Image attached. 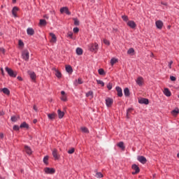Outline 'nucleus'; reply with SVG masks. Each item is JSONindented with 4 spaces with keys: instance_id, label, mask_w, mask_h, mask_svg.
Listing matches in <instances>:
<instances>
[{
    "instance_id": "obj_1",
    "label": "nucleus",
    "mask_w": 179,
    "mask_h": 179,
    "mask_svg": "<svg viewBox=\"0 0 179 179\" xmlns=\"http://www.w3.org/2000/svg\"><path fill=\"white\" fill-rule=\"evenodd\" d=\"M88 50L92 52H97L99 50V44L97 43H90L88 45Z\"/></svg>"
},
{
    "instance_id": "obj_2",
    "label": "nucleus",
    "mask_w": 179,
    "mask_h": 179,
    "mask_svg": "<svg viewBox=\"0 0 179 179\" xmlns=\"http://www.w3.org/2000/svg\"><path fill=\"white\" fill-rule=\"evenodd\" d=\"M5 70L11 78H16V76H17V72L14 71L13 70H12V69L6 67Z\"/></svg>"
},
{
    "instance_id": "obj_3",
    "label": "nucleus",
    "mask_w": 179,
    "mask_h": 179,
    "mask_svg": "<svg viewBox=\"0 0 179 179\" xmlns=\"http://www.w3.org/2000/svg\"><path fill=\"white\" fill-rule=\"evenodd\" d=\"M22 56L24 61H29V58L30 57V53L29 52V50H24L22 52Z\"/></svg>"
},
{
    "instance_id": "obj_4",
    "label": "nucleus",
    "mask_w": 179,
    "mask_h": 179,
    "mask_svg": "<svg viewBox=\"0 0 179 179\" xmlns=\"http://www.w3.org/2000/svg\"><path fill=\"white\" fill-rule=\"evenodd\" d=\"M44 171L46 174H54L55 173V169L52 168H45Z\"/></svg>"
},
{
    "instance_id": "obj_5",
    "label": "nucleus",
    "mask_w": 179,
    "mask_h": 179,
    "mask_svg": "<svg viewBox=\"0 0 179 179\" xmlns=\"http://www.w3.org/2000/svg\"><path fill=\"white\" fill-rule=\"evenodd\" d=\"M114 103V100L111 98H106V104L108 107H111L113 106V103Z\"/></svg>"
},
{
    "instance_id": "obj_6",
    "label": "nucleus",
    "mask_w": 179,
    "mask_h": 179,
    "mask_svg": "<svg viewBox=\"0 0 179 179\" xmlns=\"http://www.w3.org/2000/svg\"><path fill=\"white\" fill-rule=\"evenodd\" d=\"M131 169L134 170V172H132L133 175L138 174L141 170L139 169L138 166L136 164H133Z\"/></svg>"
},
{
    "instance_id": "obj_7",
    "label": "nucleus",
    "mask_w": 179,
    "mask_h": 179,
    "mask_svg": "<svg viewBox=\"0 0 179 179\" xmlns=\"http://www.w3.org/2000/svg\"><path fill=\"white\" fill-rule=\"evenodd\" d=\"M60 13H66V15H71V13L69 11V9L68 8V7H62L60 9Z\"/></svg>"
},
{
    "instance_id": "obj_8",
    "label": "nucleus",
    "mask_w": 179,
    "mask_h": 179,
    "mask_svg": "<svg viewBox=\"0 0 179 179\" xmlns=\"http://www.w3.org/2000/svg\"><path fill=\"white\" fill-rule=\"evenodd\" d=\"M127 26L131 27V29H136V23L134 21L130 20L127 22Z\"/></svg>"
},
{
    "instance_id": "obj_9",
    "label": "nucleus",
    "mask_w": 179,
    "mask_h": 179,
    "mask_svg": "<svg viewBox=\"0 0 179 179\" xmlns=\"http://www.w3.org/2000/svg\"><path fill=\"white\" fill-rule=\"evenodd\" d=\"M52 156L55 158V160H58V159H59V155H58V150L57 149H53Z\"/></svg>"
},
{
    "instance_id": "obj_10",
    "label": "nucleus",
    "mask_w": 179,
    "mask_h": 179,
    "mask_svg": "<svg viewBox=\"0 0 179 179\" xmlns=\"http://www.w3.org/2000/svg\"><path fill=\"white\" fill-rule=\"evenodd\" d=\"M155 24L159 30H162V29H163V22L162 20L156 21Z\"/></svg>"
},
{
    "instance_id": "obj_11",
    "label": "nucleus",
    "mask_w": 179,
    "mask_h": 179,
    "mask_svg": "<svg viewBox=\"0 0 179 179\" xmlns=\"http://www.w3.org/2000/svg\"><path fill=\"white\" fill-rule=\"evenodd\" d=\"M138 103L140 104H149V99L141 98V99L138 100Z\"/></svg>"
},
{
    "instance_id": "obj_12",
    "label": "nucleus",
    "mask_w": 179,
    "mask_h": 179,
    "mask_svg": "<svg viewBox=\"0 0 179 179\" xmlns=\"http://www.w3.org/2000/svg\"><path fill=\"white\" fill-rule=\"evenodd\" d=\"M137 159H138V162H140V163H142V164H145L147 162L146 157H145L143 156H139V157H138Z\"/></svg>"
},
{
    "instance_id": "obj_13",
    "label": "nucleus",
    "mask_w": 179,
    "mask_h": 179,
    "mask_svg": "<svg viewBox=\"0 0 179 179\" xmlns=\"http://www.w3.org/2000/svg\"><path fill=\"white\" fill-rule=\"evenodd\" d=\"M83 83V80L82 78H78V80H75L73 85L74 86H78V85H82Z\"/></svg>"
},
{
    "instance_id": "obj_14",
    "label": "nucleus",
    "mask_w": 179,
    "mask_h": 179,
    "mask_svg": "<svg viewBox=\"0 0 179 179\" xmlns=\"http://www.w3.org/2000/svg\"><path fill=\"white\" fill-rule=\"evenodd\" d=\"M137 85H138V86H142V85H143V78L142 77H138L137 78V80H136Z\"/></svg>"
},
{
    "instance_id": "obj_15",
    "label": "nucleus",
    "mask_w": 179,
    "mask_h": 179,
    "mask_svg": "<svg viewBox=\"0 0 179 179\" xmlns=\"http://www.w3.org/2000/svg\"><path fill=\"white\" fill-rule=\"evenodd\" d=\"M0 92H3L4 94H6L7 96H9L10 94V91L6 87H4L3 89H0Z\"/></svg>"
},
{
    "instance_id": "obj_16",
    "label": "nucleus",
    "mask_w": 179,
    "mask_h": 179,
    "mask_svg": "<svg viewBox=\"0 0 179 179\" xmlns=\"http://www.w3.org/2000/svg\"><path fill=\"white\" fill-rule=\"evenodd\" d=\"M164 94L165 96H166L167 97H170V96H171V92H170V90H169V88H164Z\"/></svg>"
},
{
    "instance_id": "obj_17",
    "label": "nucleus",
    "mask_w": 179,
    "mask_h": 179,
    "mask_svg": "<svg viewBox=\"0 0 179 179\" xmlns=\"http://www.w3.org/2000/svg\"><path fill=\"white\" fill-rule=\"evenodd\" d=\"M53 71H55V73L57 78H58L59 79L62 78V74L61 73V72H59V71H58L57 69H53Z\"/></svg>"
},
{
    "instance_id": "obj_18",
    "label": "nucleus",
    "mask_w": 179,
    "mask_h": 179,
    "mask_svg": "<svg viewBox=\"0 0 179 179\" xmlns=\"http://www.w3.org/2000/svg\"><path fill=\"white\" fill-rule=\"evenodd\" d=\"M116 91L119 97H122V89L120 87H116Z\"/></svg>"
},
{
    "instance_id": "obj_19",
    "label": "nucleus",
    "mask_w": 179,
    "mask_h": 179,
    "mask_svg": "<svg viewBox=\"0 0 179 179\" xmlns=\"http://www.w3.org/2000/svg\"><path fill=\"white\" fill-rule=\"evenodd\" d=\"M51 38V43H57V36H55V34H54L53 33H50V34Z\"/></svg>"
},
{
    "instance_id": "obj_20",
    "label": "nucleus",
    "mask_w": 179,
    "mask_h": 179,
    "mask_svg": "<svg viewBox=\"0 0 179 179\" xmlns=\"http://www.w3.org/2000/svg\"><path fill=\"white\" fill-rule=\"evenodd\" d=\"M27 33L28 36H33L34 34V29H33V28H28L27 29Z\"/></svg>"
},
{
    "instance_id": "obj_21",
    "label": "nucleus",
    "mask_w": 179,
    "mask_h": 179,
    "mask_svg": "<svg viewBox=\"0 0 179 179\" xmlns=\"http://www.w3.org/2000/svg\"><path fill=\"white\" fill-rule=\"evenodd\" d=\"M24 150L27 155H31L32 153L31 148L27 145L24 146Z\"/></svg>"
},
{
    "instance_id": "obj_22",
    "label": "nucleus",
    "mask_w": 179,
    "mask_h": 179,
    "mask_svg": "<svg viewBox=\"0 0 179 179\" xmlns=\"http://www.w3.org/2000/svg\"><path fill=\"white\" fill-rule=\"evenodd\" d=\"M55 117H57V113H53L48 114L49 120H55Z\"/></svg>"
},
{
    "instance_id": "obj_23",
    "label": "nucleus",
    "mask_w": 179,
    "mask_h": 179,
    "mask_svg": "<svg viewBox=\"0 0 179 179\" xmlns=\"http://www.w3.org/2000/svg\"><path fill=\"white\" fill-rule=\"evenodd\" d=\"M57 114H58V117L61 120L62 118L64 117V116L65 115V113L62 112L61 110H57Z\"/></svg>"
},
{
    "instance_id": "obj_24",
    "label": "nucleus",
    "mask_w": 179,
    "mask_h": 179,
    "mask_svg": "<svg viewBox=\"0 0 179 179\" xmlns=\"http://www.w3.org/2000/svg\"><path fill=\"white\" fill-rule=\"evenodd\" d=\"M17 10H19V8H17V7H14L13 8L12 14L13 15L14 17H17V15H16V13H17Z\"/></svg>"
},
{
    "instance_id": "obj_25",
    "label": "nucleus",
    "mask_w": 179,
    "mask_h": 179,
    "mask_svg": "<svg viewBox=\"0 0 179 179\" xmlns=\"http://www.w3.org/2000/svg\"><path fill=\"white\" fill-rule=\"evenodd\" d=\"M66 71L68 72V73H72L73 72V70L72 69V66L69 65L66 66Z\"/></svg>"
},
{
    "instance_id": "obj_26",
    "label": "nucleus",
    "mask_w": 179,
    "mask_h": 179,
    "mask_svg": "<svg viewBox=\"0 0 179 179\" xmlns=\"http://www.w3.org/2000/svg\"><path fill=\"white\" fill-rule=\"evenodd\" d=\"M29 75L32 80H36V73L33 71H29Z\"/></svg>"
},
{
    "instance_id": "obj_27",
    "label": "nucleus",
    "mask_w": 179,
    "mask_h": 179,
    "mask_svg": "<svg viewBox=\"0 0 179 179\" xmlns=\"http://www.w3.org/2000/svg\"><path fill=\"white\" fill-rule=\"evenodd\" d=\"M171 114L174 117H177V115H178L179 114V109L178 108L174 109L173 110L171 111Z\"/></svg>"
},
{
    "instance_id": "obj_28",
    "label": "nucleus",
    "mask_w": 179,
    "mask_h": 179,
    "mask_svg": "<svg viewBox=\"0 0 179 179\" xmlns=\"http://www.w3.org/2000/svg\"><path fill=\"white\" fill-rule=\"evenodd\" d=\"M118 148H120L122 150H125V146L124 145V142L121 141L117 143Z\"/></svg>"
},
{
    "instance_id": "obj_29",
    "label": "nucleus",
    "mask_w": 179,
    "mask_h": 179,
    "mask_svg": "<svg viewBox=\"0 0 179 179\" xmlns=\"http://www.w3.org/2000/svg\"><path fill=\"white\" fill-rule=\"evenodd\" d=\"M76 54L77 55H82V54H83V50H82L80 48H78L76 49Z\"/></svg>"
},
{
    "instance_id": "obj_30",
    "label": "nucleus",
    "mask_w": 179,
    "mask_h": 179,
    "mask_svg": "<svg viewBox=\"0 0 179 179\" xmlns=\"http://www.w3.org/2000/svg\"><path fill=\"white\" fill-rule=\"evenodd\" d=\"M132 111H134V109L131 108L127 109V118H129V115H130L131 113H132Z\"/></svg>"
},
{
    "instance_id": "obj_31",
    "label": "nucleus",
    "mask_w": 179,
    "mask_h": 179,
    "mask_svg": "<svg viewBox=\"0 0 179 179\" xmlns=\"http://www.w3.org/2000/svg\"><path fill=\"white\" fill-rule=\"evenodd\" d=\"M124 94L126 96V97H128L129 96V89L125 88L124 90Z\"/></svg>"
},
{
    "instance_id": "obj_32",
    "label": "nucleus",
    "mask_w": 179,
    "mask_h": 179,
    "mask_svg": "<svg viewBox=\"0 0 179 179\" xmlns=\"http://www.w3.org/2000/svg\"><path fill=\"white\" fill-rule=\"evenodd\" d=\"M20 128H29V124H27V123H26L25 122H24L23 123H22L20 126Z\"/></svg>"
},
{
    "instance_id": "obj_33",
    "label": "nucleus",
    "mask_w": 179,
    "mask_h": 179,
    "mask_svg": "<svg viewBox=\"0 0 179 179\" xmlns=\"http://www.w3.org/2000/svg\"><path fill=\"white\" fill-rule=\"evenodd\" d=\"M39 24L41 26H45V24H47V21H45V20H40Z\"/></svg>"
},
{
    "instance_id": "obj_34",
    "label": "nucleus",
    "mask_w": 179,
    "mask_h": 179,
    "mask_svg": "<svg viewBox=\"0 0 179 179\" xmlns=\"http://www.w3.org/2000/svg\"><path fill=\"white\" fill-rule=\"evenodd\" d=\"M86 97H91V99H93V92H92V91H89L86 94Z\"/></svg>"
},
{
    "instance_id": "obj_35",
    "label": "nucleus",
    "mask_w": 179,
    "mask_h": 179,
    "mask_svg": "<svg viewBox=\"0 0 179 179\" xmlns=\"http://www.w3.org/2000/svg\"><path fill=\"white\" fill-rule=\"evenodd\" d=\"M95 177H96V178H103V173H101V172H97Z\"/></svg>"
},
{
    "instance_id": "obj_36",
    "label": "nucleus",
    "mask_w": 179,
    "mask_h": 179,
    "mask_svg": "<svg viewBox=\"0 0 179 179\" xmlns=\"http://www.w3.org/2000/svg\"><path fill=\"white\" fill-rule=\"evenodd\" d=\"M73 20L74 22L75 26H79L80 22L79 20H78V18H73Z\"/></svg>"
},
{
    "instance_id": "obj_37",
    "label": "nucleus",
    "mask_w": 179,
    "mask_h": 179,
    "mask_svg": "<svg viewBox=\"0 0 179 179\" xmlns=\"http://www.w3.org/2000/svg\"><path fill=\"white\" fill-rule=\"evenodd\" d=\"M17 120H19V117H16V116L11 117L12 122H16V121H17Z\"/></svg>"
},
{
    "instance_id": "obj_38",
    "label": "nucleus",
    "mask_w": 179,
    "mask_h": 179,
    "mask_svg": "<svg viewBox=\"0 0 179 179\" xmlns=\"http://www.w3.org/2000/svg\"><path fill=\"white\" fill-rule=\"evenodd\" d=\"M117 61L118 60L117 59L113 58L110 60V64L113 66V65H114V64H116L117 62Z\"/></svg>"
},
{
    "instance_id": "obj_39",
    "label": "nucleus",
    "mask_w": 179,
    "mask_h": 179,
    "mask_svg": "<svg viewBox=\"0 0 179 179\" xmlns=\"http://www.w3.org/2000/svg\"><path fill=\"white\" fill-rule=\"evenodd\" d=\"M134 52H135V50H134V48H130L127 51V54H129V55L134 54Z\"/></svg>"
},
{
    "instance_id": "obj_40",
    "label": "nucleus",
    "mask_w": 179,
    "mask_h": 179,
    "mask_svg": "<svg viewBox=\"0 0 179 179\" xmlns=\"http://www.w3.org/2000/svg\"><path fill=\"white\" fill-rule=\"evenodd\" d=\"M98 72H99V75H106V72H104V69H99L98 70Z\"/></svg>"
},
{
    "instance_id": "obj_41",
    "label": "nucleus",
    "mask_w": 179,
    "mask_h": 179,
    "mask_svg": "<svg viewBox=\"0 0 179 179\" xmlns=\"http://www.w3.org/2000/svg\"><path fill=\"white\" fill-rule=\"evenodd\" d=\"M82 132H84L85 134H87L89 132V130H87V128L86 127H81Z\"/></svg>"
},
{
    "instance_id": "obj_42",
    "label": "nucleus",
    "mask_w": 179,
    "mask_h": 179,
    "mask_svg": "<svg viewBox=\"0 0 179 179\" xmlns=\"http://www.w3.org/2000/svg\"><path fill=\"white\" fill-rule=\"evenodd\" d=\"M96 83L98 85H101L102 87H104V82L100 80H96Z\"/></svg>"
},
{
    "instance_id": "obj_43",
    "label": "nucleus",
    "mask_w": 179,
    "mask_h": 179,
    "mask_svg": "<svg viewBox=\"0 0 179 179\" xmlns=\"http://www.w3.org/2000/svg\"><path fill=\"white\" fill-rule=\"evenodd\" d=\"M68 153L69 155H73V153H75V148H71V149L69 150Z\"/></svg>"
},
{
    "instance_id": "obj_44",
    "label": "nucleus",
    "mask_w": 179,
    "mask_h": 179,
    "mask_svg": "<svg viewBox=\"0 0 179 179\" xmlns=\"http://www.w3.org/2000/svg\"><path fill=\"white\" fill-rule=\"evenodd\" d=\"M43 162L45 164H48V156H46L43 158Z\"/></svg>"
},
{
    "instance_id": "obj_45",
    "label": "nucleus",
    "mask_w": 179,
    "mask_h": 179,
    "mask_svg": "<svg viewBox=\"0 0 179 179\" xmlns=\"http://www.w3.org/2000/svg\"><path fill=\"white\" fill-rule=\"evenodd\" d=\"M107 87H108V90H111V89H113V83H108Z\"/></svg>"
},
{
    "instance_id": "obj_46",
    "label": "nucleus",
    "mask_w": 179,
    "mask_h": 179,
    "mask_svg": "<svg viewBox=\"0 0 179 179\" xmlns=\"http://www.w3.org/2000/svg\"><path fill=\"white\" fill-rule=\"evenodd\" d=\"M61 100H62V101H67L68 99L66 98V95H62Z\"/></svg>"
},
{
    "instance_id": "obj_47",
    "label": "nucleus",
    "mask_w": 179,
    "mask_h": 179,
    "mask_svg": "<svg viewBox=\"0 0 179 179\" xmlns=\"http://www.w3.org/2000/svg\"><path fill=\"white\" fill-rule=\"evenodd\" d=\"M122 19L124 22H128V16H127V15H122Z\"/></svg>"
},
{
    "instance_id": "obj_48",
    "label": "nucleus",
    "mask_w": 179,
    "mask_h": 179,
    "mask_svg": "<svg viewBox=\"0 0 179 179\" xmlns=\"http://www.w3.org/2000/svg\"><path fill=\"white\" fill-rule=\"evenodd\" d=\"M170 79L172 82H176L177 80V78L175 76H171Z\"/></svg>"
},
{
    "instance_id": "obj_49",
    "label": "nucleus",
    "mask_w": 179,
    "mask_h": 179,
    "mask_svg": "<svg viewBox=\"0 0 179 179\" xmlns=\"http://www.w3.org/2000/svg\"><path fill=\"white\" fill-rule=\"evenodd\" d=\"M67 36H68V37H70V38H73V33H72V32H69L67 34Z\"/></svg>"
},
{
    "instance_id": "obj_50",
    "label": "nucleus",
    "mask_w": 179,
    "mask_h": 179,
    "mask_svg": "<svg viewBox=\"0 0 179 179\" xmlns=\"http://www.w3.org/2000/svg\"><path fill=\"white\" fill-rule=\"evenodd\" d=\"M103 43L106 45H110V41L107 39H103Z\"/></svg>"
},
{
    "instance_id": "obj_51",
    "label": "nucleus",
    "mask_w": 179,
    "mask_h": 179,
    "mask_svg": "<svg viewBox=\"0 0 179 179\" xmlns=\"http://www.w3.org/2000/svg\"><path fill=\"white\" fill-rule=\"evenodd\" d=\"M13 129L14 131H19L20 127L17 125H14Z\"/></svg>"
},
{
    "instance_id": "obj_52",
    "label": "nucleus",
    "mask_w": 179,
    "mask_h": 179,
    "mask_svg": "<svg viewBox=\"0 0 179 179\" xmlns=\"http://www.w3.org/2000/svg\"><path fill=\"white\" fill-rule=\"evenodd\" d=\"M18 44L20 45V47H23L24 45V43H23V41H22L20 40L19 41Z\"/></svg>"
},
{
    "instance_id": "obj_53",
    "label": "nucleus",
    "mask_w": 179,
    "mask_h": 179,
    "mask_svg": "<svg viewBox=\"0 0 179 179\" xmlns=\"http://www.w3.org/2000/svg\"><path fill=\"white\" fill-rule=\"evenodd\" d=\"M73 32L74 33H79V28H78V27L73 28Z\"/></svg>"
},
{
    "instance_id": "obj_54",
    "label": "nucleus",
    "mask_w": 179,
    "mask_h": 179,
    "mask_svg": "<svg viewBox=\"0 0 179 179\" xmlns=\"http://www.w3.org/2000/svg\"><path fill=\"white\" fill-rule=\"evenodd\" d=\"M171 65H173V61H171V62H169V63L168 66H169V68L170 69H171Z\"/></svg>"
},
{
    "instance_id": "obj_55",
    "label": "nucleus",
    "mask_w": 179,
    "mask_h": 179,
    "mask_svg": "<svg viewBox=\"0 0 179 179\" xmlns=\"http://www.w3.org/2000/svg\"><path fill=\"white\" fill-rule=\"evenodd\" d=\"M0 52H1L2 54H5V49H3V48H0Z\"/></svg>"
},
{
    "instance_id": "obj_56",
    "label": "nucleus",
    "mask_w": 179,
    "mask_h": 179,
    "mask_svg": "<svg viewBox=\"0 0 179 179\" xmlns=\"http://www.w3.org/2000/svg\"><path fill=\"white\" fill-rule=\"evenodd\" d=\"M3 138V133H0V139Z\"/></svg>"
},
{
    "instance_id": "obj_57",
    "label": "nucleus",
    "mask_w": 179,
    "mask_h": 179,
    "mask_svg": "<svg viewBox=\"0 0 179 179\" xmlns=\"http://www.w3.org/2000/svg\"><path fill=\"white\" fill-rule=\"evenodd\" d=\"M17 79H18V80H23V79L22 78V77H20V76H18V77H17Z\"/></svg>"
},
{
    "instance_id": "obj_58",
    "label": "nucleus",
    "mask_w": 179,
    "mask_h": 179,
    "mask_svg": "<svg viewBox=\"0 0 179 179\" xmlns=\"http://www.w3.org/2000/svg\"><path fill=\"white\" fill-rule=\"evenodd\" d=\"M33 122H34V124H37V120H36V119H34V120H33Z\"/></svg>"
},
{
    "instance_id": "obj_59",
    "label": "nucleus",
    "mask_w": 179,
    "mask_h": 179,
    "mask_svg": "<svg viewBox=\"0 0 179 179\" xmlns=\"http://www.w3.org/2000/svg\"><path fill=\"white\" fill-rule=\"evenodd\" d=\"M61 94H62V96H65V92H64V91H62V92H61Z\"/></svg>"
},
{
    "instance_id": "obj_60",
    "label": "nucleus",
    "mask_w": 179,
    "mask_h": 179,
    "mask_svg": "<svg viewBox=\"0 0 179 179\" xmlns=\"http://www.w3.org/2000/svg\"><path fill=\"white\" fill-rule=\"evenodd\" d=\"M1 74L5 75V73H3V69H1Z\"/></svg>"
},
{
    "instance_id": "obj_61",
    "label": "nucleus",
    "mask_w": 179,
    "mask_h": 179,
    "mask_svg": "<svg viewBox=\"0 0 179 179\" xmlns=\"http://www.w3.org/2000/svg\"><path fill=\"white\" fill-rule=\"evenodd\" d=\"M34 110H35V111H37V106H34Z\"/></svg>"
},
{
    "instance_id": "obj_62",
    "label": "nucleus",
    "mask_w": 179,
    "mask_h": 179,
    "mask_svg": "<svg viewBox=\"0 0 179 179\" xmlns=\"http://www.w3.org/2000/svg\"><path fill=\"white\" fill-rule=\"evenodd\" d=\"M162 5H164L165 6H167V3H163L162 2Z\"/></svg>"
},
{
    "instance_id": "obj_63",
    "label": "nucleus",
    "mask_w": 179,
    "mask_h": 179,
    "mask_svg": "<svg viewBox=\"0 0 179 179\" xmlns=\"http://www.w3.org/2000/svg\"><path fill=\"white\" fill-rule=\"evenodd\" d=\"M177 157H179V153H178Z\"/></svg>"
},
{
    "instance_id": "obj_64",
    "label": "nucleus",
    "mask_w": 179,
    "mask_h": 179,
    "mask_svg": "<svg viewBox=\"0 0 179 179\" xmlns=\"http://www.w3.org/2000/svg\"><path fill=\"white\" fill-rule=\"evenodd\" d=\"M13 1H16V0H13Z\"/></svg>"
}]
</instances>
